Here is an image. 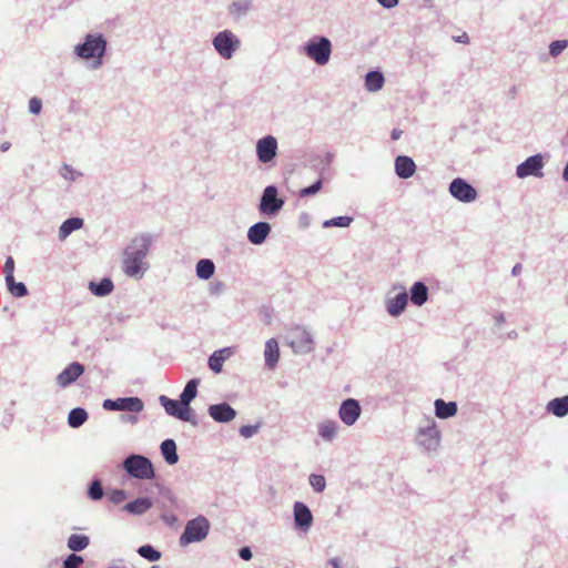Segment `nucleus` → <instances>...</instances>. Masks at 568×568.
<instances>
[{
    "instance_id": "2eb2a0df",
    "label": "nucleus",
    "mask_w": 568,
    "mask_h": 568,
    "mask_svg": "<svg viewBox=\"0 0 568 568\" xmlns=\"http://www.w3.org/2000/svg\"><path fill=\"white\" fill-rule=\"evenodd\" d=\"M277 140L273 135H265L256 142V156L261 163L272 162L277 154Z\"/></svg>"
},
{
    "instance_id": "f3484780",
    "label": "nucleus",
    "mask_w": 568,
    "mask_h": 568,
    "mask_svg": "<svg viewBox=\"0 0 568 568\" xmlns=\"http://www.w3.org/2000/svg\"><path fill=\"white\" fill-rule=\"evenodd\" d=\"M293 517L295 528L307 532L313 525V515L308 506L302 501H295L293 505Z\"/></svg>"
},
{
    "instance_id": "f704fd0d",
    "label": "nucleus",
    "mask_w": 568,
    "mask_h": 568,
    "mask_svg": "<svg viewBox=\"0 0 568 568\" xmlns=\"http://www.w3.org/2000/svg\"><path fill=\"white\" fill-rule=\"evenodd\" d=\"M199 385V378H192L186 383L184 389L180 394L181 403L184 404V406H190L191 402L196 397Z\"/></svg>"
},
{
    "instance_id": "774afa93",
    "label": "nucleus",
    "mask_w": 568,
    "mask_h": 568,
    "mask_svg": "<svg viewBox=\"0 0 568 568\" xmlns=\"http://www.w3.org/2000/svg\"><path fill=\"white\" fill-rule=\"evenodd\" d=\"M151 568H160L159 566H152Z\"/></svg>"
},
{
    "instance_id": "13d9d810",
    "label": "nucleus",
    "mask_w": 568,
    "mask_h": 568,
    "mask_svg": "<svg viewBox=\"0 0 568 568\" xmlns=\"http://www.w3.org/2000/svg\"><path fill=\"white\" fill-rule=\"evenodd\" d=\"M402 130L394 129L390 134L392 140H398L402 136Z\"/></svg>"
},
{
    "instance_id": "473e14b6",
    "label": "nucleus",
    "mask_w": 568,
    "mask_h": 568,
    "mask_svg": "<svg viewBox=\"0 0 568 568\" xmlns=\"http://www.w3.org/2000/svg\"><path fill=\"white\" fill-rule=\"evenodd\" d=\"M114 288L113 282L109 277L102 278L100 282H90L89 290L90 292L99 297L108 296L112 293Z\"/></svg>"
},
{
    "instance_id": "4d7b16f0",
    "label": "nucleus",
    "mask_w": 568,
    "mask_h": 568,
    "mask_svg": "<svg viewBox=\"0 0 568 568\" xmlns=\"http://www.w3.org/2000/svg\"><path fill=\"white\" fill-rule=\"evenodd\" d=\"M523 267H521V264L517 263L516 265H514L513 270H511V274L514 276H517L520 274Z\"/></svg>"
},
{
    "instance_id": "e2e57ef3",
    "label": "nucleus",
    "mask_w": 568,
    "mask_h": 568,
    "mask_svg": "<svg viewBox=\"0 0 568 568\" xmlns=\"http://www.w3.org/2000/svg\"><path fill=\"white\" fill-rule=\"evenodd\" d=\"M562 179L564 181L568 182V160H567V163L562 170Z\"/></svg>"
},
{
    "instance_id": "9d476101",
    "label": "nucleus",
    "mask_w": 568,
    "mask_h": 568,
    "mask_svg": "<svg viewBox=\"0 0 568 568\" xmlns=\"http://www.w3.org/2000/svg\"><path fill=\"white\" fill-rule=\"evenodd\" d=\"M102 407L105 410H120L132 414H139L143 410V400L139 397H119L116 399H104Z\"/></svg>"
},
{
    "instance_id": "bf43d9fd",
    "label": "nucleus",
    "mask_w": 568,
    "mask_h": 568,
    "mask_svg": "<svg viewBox=\"0 0 568 568\" xmlns=\"http://www.w3.org/2000/svg\"><path fill=\"white\" fill-rule=\"evenodd\" d=\"M301 224H303L304 227L308 226V216L307 214H302L300 217Z\"/></svg>"
},
{
    "instance_id": "603ef678",
    "label": "nucleus",
    "mask_w": 568,
    "mask_h": 568,
    "mask_svg": "<svg viewBox=\"0 0 568 568\" xmlns=\"http://www.w3.org/2000/svg\"><path fill=\"white\" fill-rule=\"evenodd\" d=\"M239 556H240L241 559L247 561V560L252 559L253 552H252L250 547L244 546V547L239 549Z\"/></svg>"
},
{
    "instance_id": "6e6d98bb",
    "label": "nucleus",
    "mask_w": 568,
    "mask_h": 568,
    "mask_svg": "<svg viewBox=\"0 0 568 568\" xmlns=\"http://www.w3.org/2000/svg\"><path fill=\"white\" fill-rule=\"evenodd\" d=\"M328 564L332 566V568H342V566H341V561H339V559H338V558H336V557H335V558H331V559L328 560Z\"/></svg>"
},
{
    "instance_id": "1a4fd4ad",
    "label": "nucleus",
    "mask_w": 568,
    "mask_h": 568,
    "mask_svg": "<svg viewBox=\"0 0 568 568\" xmlns=\"http://www.w3.org/2000/svg\"><path fill=\"white\" fill-rule=\"evenodd\" d=\"M545 166V155L537 153L528 156L524 162L517 165L516 176L518 179H526L528 176L542 178V169Z\"/></svg>"
},
{
    "instance_id": "3c124183",
    "label": "nucleus",
    "mask_w": 568,
    "mask_h": 568,
    "mask_svg": "<svg viewBox=\"0 0 568 568\" xmlns=\"http://www.w3.org/2000/svg\"><path fill=\"white\" fill-rule=\"evenodd\" d=\"M42 110V102L39 98H31L29 100V112L32 114H39Z\"/></svg>"
},
{
    "instance_id": "c9c22d12",
    "label": "nucleus",
    "mask_w": 568,
    "mask_h": 568,
    "mask_svg": "<svg viewBox=\"0 0 568 568\" xmlns=\"http://www.w3.org/2000/svg\"><path fill=\"white\" fill-rule=\"evenodd\" d=\"M89 418L88 412L82 407L72 408L68 415V424L71 428L81 427Z\"/></svg>"
},
{
    "instance_id": "6e6552de",
    "label": "nucleus",
    "mask_w": 568,
    "mask_h": 568,
    "mask_svg": "<svg viewBox=\"0 0 568 568\" xmlns=\"http://www.w3.org/2000/svg\"><path fill=\"white\" fill-rule=\"evenodd\" d=\"M285 204L284 199L278 196L276 185H267L261 195L258 211L262 215L273 217L277 215Z\"/></svg>"
},
{
    "instance_id": "7c9ffc66",
    "label": "nucleus",
    "mask_w": 568,
    "mask_h": 568,
    "mask_svg": "<svg viewBox=\"0 0 568 568\" xmlns=\"http://www.w3.org/2000/svg\"><path fill=\"white\" fill-rule=\"evenodd\" d=\"M161 454L169 465H175L179 462L178 448L174 439H164L160 445Z\"/></svg>"
},
{
    "instance_id": "9b49d317",
    "label": "nucleus",
    "mask_w": 568,
    "mask_h": 568,
    "mask_svg": "<svg viewBox=\"0 0 568 568\" xmlns=\"http://www.w3.org/2000/svg\"><path fill=\"white\" fill-rule=\"evenodd\" d=\"M159 402L164 407L168 415L183 422H190L194 425L196 424V420L192 417L191 407L184 406V404L181 403V398L176 400L169 398L165 395H161L159 397Z\"/></svg>"
},
{
    "instance_id": "2f4dec72",
    "label": "nucleus",
    "mask_w": 568,
    "mask_h": 568,
    "mask_svg": "<svg viewBox=\"0 0 568 568\" xmlns=\"http://www.w3.org/2000/svg\"><path fill=\"white\" fill-rule=\"evenodd\" d=\"M84 224L81 217H69L59 227L58 237L64 241L72 232L80 230Z\"/></svg>"
},
{
    "instance_id": "ea45409f",
    "label": "nucleus",
    "mask_w": 568,
    "mask_h": 568,
    "mask_svg": "<svg viewBox=\"0 0 568 568\" xmlns=\"http://www.w3.org/2000/svg\"><path fill=\"white\" fill-rule=\"evenodd\" d=\"M138 554L148 561L154 562L161 559V552L152 545H143L138 548Z\"/></svg>"
},
{
    "instance_id": "c756f323",
    "label": "nucleus",
    "mask_w": 568,
    "mask_h": 568,
    "mask_svg": "<svg viewBox=\"0 0 568 568\" xmlns=\"http://www.w3.org/2000/svg\"><path fill=\"white\" fill-rule=\"evenodd\" d=\"M339 425L334 419H327L317 425L318 435L325 442H332L338 433Z\"/></svg>"
},
{
    "instance_id": "680f3d73",
    "label": "nucleus",
    "mask_w": 568,
    "mask_h": 568,
    "mask_svg": "<svg viewBox=\"0 0 568 568\" xmlns=\"http://www.w3.org/2000/svg\"><path fill=\"white\" fill-rule=\"evenodd\" d=\"M10 146H11L10 142H2L0 144V151L1 152H6V151H8L10 149Z\"/></svg>"
},
{
    "instance_id": "cd10ccee",
    "label": "nucleus",
    "mask_w": 568,
    "mask_h": 568,
    "mask_svg": "<svg viewBox=\"0 0 568 568\" xmlns=\"http://www.w3.org/2000/svg\"><path fill=\"white\" fill-rule=\"evenodd\" d=\"M264 357L266 367L274 369L280 358V347L275 338H270L265 343Z\"/></svg>"
},
{
    "instance_id": "72a5a7b5",
    "label": "nucleus",
    "mask_w": 568,
    "mask_h": 568,
    "mask_svg": "<svg viewBox=\"0 0 568 568\" xmlns=\"http://www.w3.org/2000/svg\"><path fill=\"white\" fill-rule=\"evenodd\" d=\"M385 79L381 71H369L365 75V88L369 92L379 91L384 85Z\"/></svg>"
},
{
    "instance_id": "0e129e2a",
    "label": "nucleus",
    "mask_w": 568,
    "mask_h": 568,
    "mask_svg": "<svg viewBox=\"0 0 568 568\" xmlns=\"http://www.w3.org/2000/svg\"><path fill=\"white\" fill-rule=\"evenodd\" d=\"M495 320H496L497 324H499V325H500V324H503V323L505 322V316H504V314H503V313H499V314H497V315L495 316Z\"/></svg>"
},
{
    "instance_id": "423d86ee",
    "label": "nucleus",
    "mask_w": 568,
    "mask_h": 568,
    "mask_svg": "<svg viewBox=\"0 0 568 568\" xmlns=\"http://www.w3.org/2000/svg\"><path fill=\"white\" fill-rule=\"evenodd\" d=\"M210 529L211 524L205 516L199 515L190 519L179 538L180 546L185 547L190 544L203 541L207 537Z\"/></svg>"
},
{
    "instance_id": "dca6fc26",
    "label": "nucleus",
    "mask_w": 568,
    "mask_h": 568,
    "mask_svg": "<svg viewBox=\"0 0 568 568\" xmlns=\"http://www.w3.org/2000/svg\"><path fill=\"white\" fill-rule=\"evenodd\" d=\"M361 413L359 402L355 398H347L339 406L338 417L346 426H352L357 422Z\"/></svg>"
},
{
    "instance_id": "0eeeda50",
    "label": "nucleus",
    "mask_w": 568,
    "mask_h": 568,
    "mask_svg": "<svg viewBox=\"0 0 568 568\" xmlns=\"http://www.w3.org/2000/svg\"><path fill=\"white\" fill-rule=\"evenodd\" d=\"M212 45L221 58L230 60L240 49L241 40L231 30H223L213 37Z\"/></svg>"
},
{
    "instance_id": "6ab92c4d",
    "label": "nucleus",
    "mask_w": 568,
    "mask_h": 568,
    "mask_svg": "<svg viewBox=\"0 0 568 568\" xmlns=\"http://www.w3.org/2000/svg\"><path fill=\"white\" fill-rule=\"evenodd\" d=\"M207 413L217 423H230L236 417V410L225 402L210 405Z\"/></svg>"
},
{
    "instance_id": "37998d69",
    "label": "nucleus",
    "mask_w": 568,
    "mask_h": 568,
    "mask_svg": "<svg viewBox=\"0 0 568 568\" xmlns=\"http://www.w3.org/2000/svg\"><path fill=\"white\" fill-rule=\"evenodd\" d=\"M310 485L315 493H323L326 488V480L323 475L311 474L308 477Z\"/></svg>"
},
{
    "instance_id": "bb28decb",
    "label": "nucleus",
    "mask_w": 568,
    "mask_h": 568,
    "mask_svg": "<svg viewBox=\"0 0 568 568\" xmlns=\"http://www.w3.org/2000/svg\"><path fill=\"white\" fill-rule=\"evenodd\" d=\"M434 407L436 417L440 419L454 417L458 412L456 402H445L442 398L434 402Z\"/></svg>"
},
{
    "instance_id": "5701e85b",
    "label": "nucleus",
    "mask_w": 568,
    "mask_h": 568,
    "mask_svg": "<svg viewBox=\"0 0 568 568\" xmlns=\"http://www.w3.org/2000/svg\"><path fill=\"white\" fill-rule=\"evenodd\" d=\"M395 173L399 179L407 180L416 172V164L410 156L398 155L395 159Z\"/></svg>"
},
{
    "instance_id": "a211bd4d",
    "label": "nucleus",
    "mask_w": 568,
    "mask_h": 568,
    "mask_svg": "<svg viewBox=\"0 0 568 568\" xmlns=\"http://www.w3.org/2000/svg\"><path fill=\"white\" fill-rule=\"evenodd\" d=\"M84 372V366L79 362L69 364L61 373L58 374L57 384L65 388L74 383Z\"/></svg>"
},
{
    "instance_id": "7ed1b4c3",
    "label": "nucleus",
    "mask_w": 568,
    "mask_h": 568,
    "mask_svg": "<svg viewBox=\"0 0 568 568\" xmlns=\"http://www.w3.org/2000/svg\"><path fill=\"white\" fill-rule=\"evenodd\" d=\"M442 433L434 418H426L416 432L415 444L424 453H435L440 446Z\"/></svg>"
},
{
    "instance_id": "f257e3e1",
    "label": "nucleus",
    "mask_w": 568,
    "mask_h": 568,
    "mask_svg": "<svg viewBox=\"0 0 568 568\" xmlns=\"http://www.w3.org/2000/svg\"><path fill=\"white\" fill-rule=\"evenodd\" d=\"M153 236L148 232L135 234L122 251L121 270L131 278L141 280L150 270L149 255Z\"/></svg>"
},
{
    "instance_id": "c85d7f7f",
    "label": "nucleus",
    "mask_w": 568,
    "mask_h": 568,
    "mask_svg": "<svg viewBox=\"0 0 568 568\" xmlns=\"http://www.w3.org/2000/svg\"><path fill=\"white\" fill-rule=\"evenodd\" d=\"M546 409L556 417L562 418L568 415V395L556 397L547 403Z\"/></svg>"
},
{
    "instance_id": "b1692460",
    "label": "nucleus",
    "mask_w": 568,
    "mask_h": 568,
    "mask_svg": "<svg viewBox=\"0 0 568 568\" xmlns=\"http://www.w3.org/2000/svg\"><path fill=\"white\" fill-rule=\"evenodd\" d=\"M428 286L422 281L415 282L408 294V298L415 306H423L428 301Z\"/></svg>"
},
{
    "instance_id": "58836bf2",
    "label": "nucleus",
    "mask_w": 568,
    "mask_h": 568,
    "mask_svg": "<svg viewBox=\"0 0 568 568\" xmlns=\"http://www.w3.org/2000/svg\"><path fill=\"white\" fill-rule=\"evenodd\" d=\"M6 284L8 291L14 297H24L26 295H28V288L26 284L22 282H16L14 277H12L11 280H6Z\"/></svg>"
},
{
    "instance_id": "a18cd8bd",
    "label": "nucleus",
    "mask_w": 568,
    "mask_h": 568,
    "mask_svg": "<svg viewBox=\"0 0 568 568\" xmlns=\"http://www.w3.org/2000/svg\"><path fill=\"white\" fill-rule=\"evenodd\" d=\"M83 564L82 556H79L77 554H70L62 564V568H80V566Z\"/></svg>"
},
{
    "instance_id": "39448f33",
    "label": "nucleus",
    "mask_w": 568,
    "mask_h": 568,
    "mask_svg": "<svg viewBox=\"0 0 568 568\" xmlns=\"http://www.w3.org/2000/svg\"><path fill=\"white\" fill-rule=\"evenodd\" d=\"M332 50V41L325 36H313L303 45L304 54L318 65L328 63Z\"/></svg>"
},
{
    "instance_id": "ddd939ff",
    "label": "nucleus",
    "mask_w": 568,
    "mask_h": 568,
    "mask_svg": "<svg viewBox=\"0 0 568 568\" xmlns=\"http://www.w3.org/2000/svg\"><path fill=\"white\" fill-rule=\"evenodd\" d=\"M291 347L295 353L308 354L314 347V341L311 332L302 326H296L291 332Z\"/></svg>"
},
{
    "instance_id": "412c9836",
    "label": "nucleus",
    "mask_w": 568,
    "mask_h": 568,
    "mask_svg": "<svg viewBox=\"0 0 568 568\" xmlns=\"http://www.w3.org/2000/svg\"><path fill=\"white\" fill-rule=\"evenodd\" d=\"M271 231L272 227L268 222L260 221L248 227L247 240L253 245H261L266 241Z\"/></svg>"
},
{
    "instance_id": "de8ad7c7",
    "label": "nucleus",
    "mask_w": 568,
    "mask_h": 568,
    "mask_svg": "<svg viewBox=\"0 0 568 568\" xmlns=\"http://www.w3.org/2000/svg\"><path fill=\"white\" fill-rule=\"evenodd\" d=\"M128 498L126 491L123 489H113L109 494V500L114 505H120Z\"/></svg>"
},
{
    "instance_id": "09e8293b",
    "label": "nucleus",
    "mask_w": 568,
    "mask_h": 568,
    "mask_svg": "<svg viewBox=\"0 0 568 568\" xmlns=\"http://www.w3.org/2000/svg\"><path fill=\"white\" fill-rule=\"evenodd\" d=\"M258 430L257 425H243L240 427L239 433L244 438H251Z\"/></svg>"
},
{
    "instance_id": "393cba45",
    "label": "nucleus",
    "mask_w": 568,
    "mask_h": 568,
    "mask_svg": "<svg viewBox=\"0 0 568 568\" xmlns=\"http://www.w3.org/2000/svg\"><path fill=\"white\" fill-rule=\"evenodd\" d=\"M233 354V349L231 347H225L213 352V354L209 357L207 365L210 369L214 373H221L223 368V363L230 358Z\"/></svg>"
},
{
    "instance_id": "f8f14e48",
    "label": "nucleus",
    "mask_w": 568,
    "mask_h": 568,
    "mask_svg": "<svg viewBox=\"0 0 568 568\" xmlns=\"http://www.w3.org/2000/svg\"><path fill=\"white\" fill-rule=\"evenodd\" d=\"M448 190L450 195L462 203H471L478 196L477 190L463 178L454 179Z\"/></svg>"
},
{
    "instance_id": "c03bdc74",
    "label": "nucleus",
    "mask_w": 568,
    "mask_h": 568,
    "mask_svg": "<svg viewBox=\"0 0 568 568\" xmlns=\"http://www.w3.org/2000/svg\"><path fill=\"white\" fill-rule=\"evenodd\" d=\"M60 174L64 180L68 181H75L78 178L82 176V173L79 171H75L71 165L63 164V166L60 170Z\"/></svg>"
},
{
    "instance_id": "4c0bfd02",
    "label": "nucleus",
    "mask_w": 568,
    "mask_h": 568,
    "mask_svg": "<svg viewBox=\"0 0 568 568\" xmlns=\"http://www.w3.org/2000/svg\"><path fill=\"white\" fill-rule=\"evenodd\" d=\"M90 544V539L87 535L72 534L67 541V546L72 551H82Z\"/></svg>"
},
{
    "instance_id": "8fccbe9b",
    "label": "nucleus",
    "mask_w": 568,
    "mask_h": 568,
    "mask_svg": "<svg viewBox=\"0 0 568 568\" xmlns=\"http://www.w3.org/2000/svg\"><path fill=\"white\" fill-rule=\"evenodd\" d=\"M14 271V261L11 256H8L4 263L3 272L6 280H11Z\"/></svg>"
},
{
    "instance_id": "e433bc0d",
    "label": "nucleus",
    "mask_w": 568,
    "mask_h": 568,
    "mask_svg": "<svg viewBox=\"0 0 568 568\" xmlns=\"http://www.w3.org/2000/svg\"><path fill=\"white\" fill-rule=\"evenodd\" d=\"M196 276L201 280H209L215 272V265L210 258H202L195 266Z\"/></svg>"
},
{
    "instance_id": "69168bd1",
    "label": "nucleus",
    "mask_w": 568,
    "mask_h": 568,
    "mask_svg": "<svg viewBox=\"0 0 568 568\" xmlns=\"http://www.w3.org/2000/svg\"><path fill=\"white\" fill-rule=\"evenodd\" d=\"M223 287V284L219 283L216 286H215V291H220L221 288Z\"/></svg>"
},
{
    "instance_id": "a19ab883",
    "label": "nucleus",
    "mask_w": 568,
    "mask_h": 568,
    "mask_svg": "<svg viewBox=\"0 0 568 568\" xmlns=\"http://www.w3.org/2000/svg\"><path fill=\"white\" fill-rule=\"evenodd\" d=\"M104 496L103 486L100 479H93L88 487V497L98 501L101 500Z\"/></svg>"
},
{
    "instance_id": "052dcab7",
    "label": "nucleus",
    "mask_w": 568,
    "mask_h": 568,
    "mask_svg": "<svg viewBox=\"0 0 568 568\" xmlns=\"http://www.w3.org/2000/svg\"><path fill=\"white\" fill-rule=\"evenodd\" d=\"M456 41L462 42V43H468L469 38L466 33H464L460 37H458Z\"/></svg>"
},
{
    "instance_id": "4468645a",
    "label": "nucleus",
    "mask_w": 568,
    "mask_h": 568,
    "mask_svg": "<svg viewBox=\"0 0 568 568\" xmlns=\"http://www.w3.org/2000/svg\"><path fill=\"white\" fill-rule=\"evenodd\" d=\"M394 291H398V293L394 297L387 296L385 305L387 313L393 317H397L403 314L408 304V293L402 284H394L392 292Z\"/></svg>"
},
{
    "instance_id": "79ce46f5",
    "label": "nucleus",
    "mask_w": 568,
    "mask_h": 568,
    "mask_svg": "<svg viewBox=\"0 0 568 568\" xmlns=\"http://www.w3.org/2000/svg\"><path fill=\"white\" fill-rule=\"evenodd\" d=\"M352 222H353V217L352 216H336V217H333V219H329V220H325L323 222V227L324 229H328V227H333V226H336V227H348Z\"/></svg>"
},
{
    "instance_id": "49530a36",
    "label": "nucleus",
    "mask_w": 568,
    "mask_h": 568,
    "mask_svg": "<svg viewBox=\"0 0 568 568\" xmlns=\"http://www.w3.org/2000/svg\"><path fill=\"white\" fill-rule=\"evenodd\" d=\"M567 47V40H555L549 44V54L551 57H558Z\"/></svg>"
},
{
    "instance_id": "aec40b11",
    "label": "nucleus",
    "mask_w": 568,
    "mask_h": 568,
    "mask_svg": "<svg viewBox=\"0 0 568 568\" xmlns=\"http://www.w3.org/2000/svg\"><path fill=\"white\" fill-rule=\"evenodd\" d=\"M332 160H333V155L331 153H327L325 155V158L323 160H321V164L322 165L321 166H315V169L320 173V179L316 180L310 186L301 189L300 193H298L300 197H307V196L315 195L316 193H318L322 190V187H323L322 175H323L324 171L327 169V166L331 164Z\"/></svg>"
},
{
    "instance_id": "f03ea898",
    "label": "nucleus",
    "mask_w": 568,
    "mask_h": 568,
    "mask_svg": "<svg viewBox=\"0 0 568 568\" xmlns=\"http://www.w3.org/2000/svg\"><path fill=\"white\" fill-rule=\"evenodd\" d=\"M108 41L102 33H88L83 42L73 48V54L90 62V69L98 70L103 65V58L106 53Z\"/></svg>"
},
{
    "instance_id": "864d4df0",
    "label": "nucleus",
    "mask_w": 568,
    "mask_h": 568,
    "mask_svg": "<svg viewBox=\"0 0 568 568\" xmlns=\"http://www.w3.org/2000/svg\"><path fill=\"white\" fill-rule=\"evenodd\" d=\"M384 9L395 8L399 0H376Z\"/></svg>"
},
{
    "instance_id": "a878e982",
    "label": "nucleus",
    "mask_w": 568,
    "mask_h": 568,
    "mask_svg": "<svg viewBox=\"0 0 568 568\" xmlns=\"http://www.w3.org/2000/svg\"><path fill=\"white\" fill-rule=\"evenodd\" d=\"M153 506L151 498L149 497H139L128 504L124 505L123 510L134 515L141 516L150 510Z\"/></svg>"
},
{
    "instance_id": "5fc2aeb1",
    "label": "nucleus",
    "mask_w": 568,
    "mask_h": 568,
    "mask_svg": "<svg viewBox=\"0 0 568 568\" xmlns=\"http://www.w3.org/2000/svg\"><path fill=\"white\" fill-rule=\"evenodd\" d=\"M121 420L124 423L136 424L139 418L136 415H122Z\"/></svg>"
},
{
    "instance_id": "4be33fe9",
    "label": "nucleus",
    "mask_w": 568,
    "mask_h": 568,
    "mask_svg": "<svg viewBox=\"0 0 568 568\" xmlns=\"http://www.w3.org/2000/svg\"><path fill=\"white\" fill-rule=\"evenodd\" d=\"M254 9L253 0H233L227 7L229 17L239 22Z\"/></svg>"
},
{
    "instance_id": "20e7f679",
    "label": "nucleus",
    "mask_w": 568,
    "mask_h": 568,
    "mask_svg": "<svg viewBox=\"0 0 568 568\" xmlns=\"http://www.w3.org/2000/svg\"><path fill=\"white\" fill-rule=\"evenodd\" d=\"M124 471L132 478L150 480L155 477V469L150 458L140 454H130L122 462Z\"/></svg>"
},
{
    "instance_id": "338daca9",
    "label": "nucleus",
    "mask_w": 568,
    "mask_h": 568,
    "mask_svg": "<svg viewBox=\"0 0 568 568\" xmlns=\"http://www.w3.org/2000/svg\"><path fill=\"white\" fill-rule=\"evenodd\" d=\"M116 318H118L119 321H124L125 316H123V315H118V316H116Z\"/></svg>"
}]
</instances>
